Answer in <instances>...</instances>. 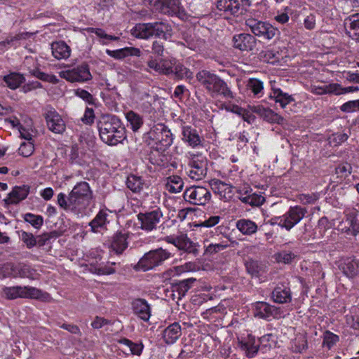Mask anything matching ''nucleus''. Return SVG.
<instances>
[{
    "label": "nucleus",
    "instance_id": "obj_50",
    "mask_svg": "<svg viewBox=\"0 0 359 359\" xmlns=\"http://www.w3.org/2000/svg\"><path fill=\"white\" fill-rule=\"evenodd\" d=\"M247 86L255 95L259 96L264 90L263 82L257 79H250Z\"/></svg>",
    "mask_w": 359,
    "mask_h": 359
},
{
    "label": "nucleus",
    "instance_id": "obj_17",
    "mask_svg": "<svg viewBox=\"0 0 359 359\" xmlns=\"http://www.w3.org/2000/svg\"><path fill=\"white\" fill-rule=\"evenodd\" d=\"M338 267L346 277L353 278L359 274V259L355 257H342L339 261Z\"/></svg>",
    "mask_w": 359,
    "mask_h": 359
},
{
    "label": "nucleus",
    "instance_id": "obj_41",
    "mask_svg": "<svg viewBox=\"0 0 359 359\" xmlns=\"http://www.w3.org/2000/svg\"><path fill=\"white\" fill-rule=\"evenodd\" d=\"M91 33H94L100 39V43L103 45L108 44L109 41H118L120 38L114 35L107 34L105 31L101 28H93L89 29Z\"/></svg>",
    "mask_w": 359,
    "mask_h": 359
},
{
    "label": "nucleus",
    "instance_id": "obj_6",
    "mask_svg": "<svg viewBox=\"0 0 359 359\" xmlns=\"http://www.w3.org/2000/svg\"><path fill=\"white\" fill-rule=\"evenodd\" d=\"M148 135L149 139L156 144L157 150L158 151H165L173 142V136L170 130L163 123L154 126Z\"/></svg>",
    "mask_w": 359,
    "mask_h": 359
},
{
    "label": "nucleus",
    "instance_id": "obj_25",
    "mask_svg": "<svg viewBox=\"0 0 359 359\" xmlns=\"http://www.w3.org/2000/svg\"><path fill=\"white\" fill-rule=\"evenodd\" d=\"M51 50L52 55L57 60H66L71 55L70 47L63 41L53 42Z\"/></svg>",
    "mask_w": 359,
    "mask_h": 359
},
{
    "label": "nucleus",
    "instance_id": "obj_61",
    "mask_svg": "<svg viewBox=\"0 0 359 359\" xmlns=\"http://www.w3.org/2000/svg\"><path fill=\"white\" fill-rule=\"evenodd\" d=\"M341 111L346 113H351L357 110L355 100L348 101L340 107Z\"/></svg>",
    "mask_w": 359,
    "mask_h": 359
},
{
    "label": "nucleus",
    "instance_id": "obj_13",
    "mask_svg": "<svg viewBox=\"0 0 359 359\" xmlns=\"http://www.w3.org/2000/svg\"><path fill=\"white\" fill-rule=\"evenodd\" d=\"M251 5L250 0H217V8L226 14L239 15L244 14Z\"/></svg>",
    "mask_w": 359,
    "mask_h": 359
},
{
    "label": "nucleus",
    "instance_id": "obj_36",
    "mask_svg": "<svg viewBox=\"0 0 359 359\" xmlns=\"http://www.w3.org/2000/svg\"><path fill=\"white\" fill-rule=\"evenodd\" d=\"M182 179L178 175L170 176L167 178L165 189L170 193H179L183 189Z\"/></svg>",
    "mask_w": 359,
    "mask_h": 359
},
{
    "label": "nucleus",
    "instance_id": "obj_43",
    "mask_svg": "<svg viewBox=\"0 0 359 359\" xmlns=\"http://www.w3.org/2000/svg\"><path fill=\"white\" fill-rule=\"evenodd\" d=\"M175 76L178 79H182L184 78L189 79L192 78V72L187 67H185L182 64H177L175 61V65L173 67Z\"/></svg>",
    "mask_w": 359,
    "mask_h": 359
},
{
    "label": "nucleus",
    "instance_id": "obj_45",
    "mask_svg": "<svg viewBox=\"0 0 359 359\" xmlns=\"http://www.w3.org/2000/svg\"><path fill=\"white\" fill-rule=\"evenodd\" d=\"M296 257V255L290 251L282 250L274 255V258L278 263L289 264Z\"/></svg>",
    "mask_w": 359,
    "mask_h": 359
},
{
    "label": "nucleus",
    "instance_id": "obj_63",
    "mask_svg": "<svg viewBox=\"0 0 359 359\" xmlns=\"http://www.w3.org/2000/svg\"><path fill=\"white\" fill-rule=\"evenodd\" d=\"M110 323V321L99 316H96L94 320L91 323V326L94 329H100L102 328L104 325H108Z\"/></svg>",
    "mask_w": 359,
    "mask_h": 359
},
{
    "label": "nucleus",
    "instance_id": "obj_49",
    "mask_svg": "<svg viewBox=\"0 0 359 359\" xmlns=\"http://www.w3.org/2000/svg\"><path fill=\"white\" fill-rule=\"evenodd\" d=\"M229 246L228 241H222L217 243L209 244L205 250V254L213 255L221 252Z\"/></svg>",
    "mask_w": 359,
    "mask_h": 359
},
{
    "label": "nucleus",
    "instance_id": "obj_56",
    "mask_svg": "<svg viewBox=\"0 0 359 359\" xmlns=\"http://www.w3.org/2000/svg\"><path fill=\"white\" fill-rule=\"evenodd\" d=\"M348 137V134H346L345 133H336L332 134L330 137L329 140H330V142L331 144H333L334 146H338V145L341 144V143L344 142L345 141H346Z\"/></svg>",
    "mask_w": 359,
    "mask_h": 359
},
{
    "label": "nucleus",
    "instance_id": "obj_59",
    "mask_svg": "<svg viewBox=\"0 0 359 359\" xmlns=\"http://www.w3.org/2000/svg\"><path fill=\"white\" fill-rule=\"evenodd\" d=\"M335 84H336V87H337V88H336V90H337L336 95H337L359 90V88L358 86L342 87L341 85H339L338 83H335Z\"/></svg>",
    "mask_w": 359,
    "mask_h": 359
},
{
    "label": "nucleus",
    "instance_id": "obj_7",
    "mask_svg": "<svg viewBox=\"0 0 359 359\" xmlns=\"http://www.w3.org/2000/svg\"><path fill=\"white\" fill-rule=\"evenodd\" d=\"M156 12L169 16H176L180 19L187 18L180 0H156L153 4Z\"/></svg>",
    "mask_w": 359,
    "mask_h": 359
},
{
    "label": "nucleus",
    "instance_id": "obj_52",
    "mask_svg": "<svg viewBox=\"0 0 359 359\" xmlns=\"http://www.w3.org/2000/svg\"><path fill=\"white\" fill-rule=\"evenodd\" d=\"M241 347L242 350L245 351V355L248 358H253L259 351V346L255 345L250 341L242 342Z\"/></svg>",
    "mask_w": 359,
    "mask_h": 359
},
{
    "label": "nucleus",
    "instance_id": "obj_54",
    "mask_svg": "<svg viewBox=\"0 0 359 359\" xmlns=\"http://www.w3.org/2000/svg\"><path fill=\"white\" fill-rule=\"evenodd\" d=\"M336 84L331 83L329 85H324L323 86L317 87L314 90V93L318 95H324V94H334L336 95Z\"/></svg>",
    "mask_w": 359,
    "mask_h": 359
},
{
    "label": "nucleus",
    "instance_id": "obj_8",
    "mask_svg": "<svg viewBox=\"0 0 359 359\" xmlns=\"http://www.w3.org/2000/svg\"><path fill=\"white\" fill-rule=\"evenodd\" d=\"M3 294L8 299L17 298L41 299L43 296L41 290L29 286L5 287L3 289Z\"/></svg>",
    "mask_w": 359,
    "mask_h": 359
},
{
    "label": "nucleus",
    "instance_id": "obj_57",
    "mask_svg": "<svg viewBox=\"0 0 359 359\" xmlns=\"http://www.w3.org/2000/svg\"><path fill=\"white\" fill-rule=\"evenodd\" d=\"M75 95L81 98L88 104H93L94 98L93 95L87 90L81 88H78L75 90Z\"/></svg>",
    "mask_w": 359,
    "mask_h": 359
},
{
    "label": "nucleus",
    "instance_id": "obj_53",
    "mask_svg": "<svg viewBox=\"0 0 359 359\" xmlns=\"http://www.w3.org/2000/svg\"><path fill=\"white\" fill-rule=\"evenodd\" d=\"M19 154L24 157L30 156L34 151V147L32 142H22L18 149Z\"/></svg>",
    "mask_w": 359,
    "mask_h": 359
},
{
    "label": "nucleus",
    "instance_id": "obj_38",
    "mask_svg": "<svg viewBox=\"0 0 359 359\" xmlns=\"http://www.w3.org/2000/svg\"><path fill=\"white\" fill-rule=\"evenodd\" d=\"M127 187L134 193H140L144 185V181L142 177L130 175L126 180Z\"/></svg>",
    "mask_w": 359,
    "mask_h": 359
},
{
    "label": "nucleus",
    "instance_id": "obj_40",
    "mask_svg": "<svg viewBox=\"0 0 359 359\" xmlns=\"http://www.w3.org/2000/svg\"><path fill=\"white\" fill-rule=\"evenodd\" d=\"M29 73L32 76H34L43 81L49 82L53 84H56L59 82V79L55 75L41 72V70L37 67L34 69H29Z\"/></svg>",
    "mask_w": 359,
    "mask_h": 359
},
{
    "label": "nucleus",
    "instance_id": "obj_27",
    "mask_svg": "<svg viewBox=\"0 0 359 359\" xmlns=\"http://www.w3.org/2000/svg\"><path fill=\"white\" fill-rule=\"evenodd\" d=\"M182 334L181 326L178 323H174L168 326L163 331V337L168 344L175 343Z\"/></svg>",
    "mask_w": 359,
    "mask_h": 359
},
{
    "label": "nucleus",
    "instance_id": "obj_12",
    "mask_svg": "<svg viewBox=\"0 0 359 359\" xmlns=\"http://www.w3.org/2000/svg\"><path fill=\"white\" fill-rule=\"evenodd\" d=\"M306 212L304 208L297 205L291 207L285 215L276 219L279 220V226L290 231L304 218Z\"/></svg>",
    "mask_w": 359,
    "mask_h": 359
},
{
    "label": "nucleus",
    "instance_id": "obj_28",
    "mask_svg": "<svg viewBox=\"0 0 359 359\" xmlns=\"http://www.w3.org/2000/svg\"><path fill=\"white\" fill-rule=\"evenodd\" d=\"M345 25L348 26L349 36L359 42V13L351 15L345 20Z\"/></svg>",
    "mask_w": 359,
    "mask_h": 359
},
{
    "label": "nucleus",
    "instance_id": "obj_42",
    "mask_svg": "<svg viewBox=\"0 0 359 359\" xmlns=\"http://www.w3.org/2000/svg\"><path fill=\"white\" fill-rule=\"evenodd\" d=\"M118 343L127 346L133 355H136L138 356L142 354V350L144 348V345L142 343H134L131 340L126 338L121 339L118 341Z\"/></svg>",
    "mask_w": 359,
    "mask_h": 359
},
{
    "label": "nucleus",
    "instance_id": "obj_29",
    "mask_svg": "<svg viewBox=\"0 0 359 359\" xmlns=\"http://www.w3.org/2000/svg\"><path fill=\"white\" fill-rule=\"evenodd\" d=\"M29 193V187L27 185H22L20 187H15L12 191L8 194V202L12 204H17L20 201L25 199Z\"/></svg>",
    "mask_w": 359,
    "mask_h": 359
},
{
    "label": "nucleus",
    "instance_id": "obj_23",
    "mask_svg": "<svg viewBox=\"0 0 359 359\" xmlns=\"http://www.w3.org/2000/svg\"><path fill=\"white\" fill-rule=\"evenodd\" d=\"M252 189L244 188L240 191V196L238 198L244 203L249 204L252 206H259L262 205L265 198L260 194L256 193H251Z\"/></svg>",
    "mask_w": 359,
    "mask_h": 359
},
{
    "label": "nucleus",
    "instance_id": "obj_46",
    "mask_svg": "<svg viewBox=\"0 0 359 359\" xmlns=\"http://www.w3.org/2000/svg\"><path fill=\"white\" fill-rule=\"evenodd\" d=\"M323 338V346L328 349H331L339 341V336L329 330L324 332Z\"/></svg>",
    "mask_w": 359,
    "mask_h": 359
},
{
    "label": "nucleus",
    "instance_id": "obj_11",
    "mask_svg": "<svg viewBox=\"0 0 359 359\" xmlns=\"http://www.w3.org/2000/svg\"><path fill=\"white\" fill-rule=\"evenodd\" d=\"M163 212L160 208H155L144 212H140L137 217L140 222L141 229L150 232L157 229L163 217Z\"/></svg>",
    "mask_w": 359,
    "mask_h": 359
},
{
    "label": "nucleus",
    "instance_id": "obj_9",
    "mask_svg": "<svg viewBox=\"0 0 359 359\" xmlns=\"http://www.w3.org/2000/svg\"><path fill=\"white\" fill-rule=\"evenodd\" d=\"M245 25L255 36L263 38L264 39L270 40L278 32V29L269 22L254 18L246 20Z\"/></svg>",
    "mask_w": 359,
    "mask_h": 359
},
{
    "label": "nucleus",
    "instance_id": "obj_10",
    "mask_svg": "<svg viewBox=\"0 0 359 359\" xmlns=\"http://www.w3.org/2000/svg\"><path fill=\"white\" fill-rule=\"evenodd\" d=\"M60 76L72 83H83L92 79L89 65L86 62H83L72 69L61 71Z\"/></svg>",
    "mask_w": 359,
    "mask_h": 359
},
{
    "label": "nucleus",
    "instance_id": "obj_48",
    "mask_svg": "<svg viewBox=\"0 0 359 359\" xmlns=\"http://www.w3.org/2000/svg\"><path fill=\"white\" fill-rule=\"evenodd\" d=\"M19 237L28 249L34 248L37 244L36 238L32 233L21 231L19 232Z\"/></svg>",
    "mask_w": 359,
    "mask_h": 359
},
{
    "label": "nucleus",
    "instance_id": "obj_26",
    "mask_svg": "<svg viewBox=\"0 0 359 359\" xmlns=\"http://www.w3.org/2000/svg\"><path fill=\"white\" fill-rule=\"evenodd\" d=\"M106 53L116 59V60H122L128 56H137L140 57L141 55V51L139 48L134 47H126L123 48H120L115 50H111L109 49L106 50Z\"/></svg>",
    "mask_w": 359,
    "mask_h": 359
},
{
    "label": "nucleus",
    "instance_id": "obj_18",
    "mask_svg": "<svg viewBox=\"0 0 359 359\" xmlns=\"http://www.w3.org/2000/svg\"><path fill=\"white\" fill-rule=\"evenodd\" d=\"M45 118L50 130L57 134L65 132L66 126L61 116L55 110H48L45 114Z\"/></svg>",
    "mask_w": 359,
    "mask_h": 359
},
{
    "label": "nucleus",
    "instance_id": "obj_39",
    "mask_svg": "<svg viewBox=\"0 0 359 359\" xmlns=\"http://www.w3.org/2000/svg\"><path fill=\"white\" fill-rule=\"evenodd\" d=\"M126 118L133 132H137L143 125L142 117L133 111H128L126 114Z\"/></svg>",
    "mask_w": 359,
    "mask_h": 359
},
{
    "label": "nucleus",
    "instance_id": "obj_51",
    "mask_svg": "<svg viewBox=\"0 0 359 359\" xmlns=\"http://www.w3.org/2000/svg\"><path fill=\"white\" fill-rule=\"evenodd\" d=\"M175 59L160 60L162 74L169 75L172 74V72H174L173 67L174 65H175Z\"/></svg>",
    "mask_w": 359,
    "mask_h": 359
},
{
    "label": "nucleus",
    "instance_id": "obj_35",
    "mask_svg": "<svg viewBox=\"0 0 359 359\" xmlns=\"http://www.w3.org/2000/svg\"><path fill=\"white\" fill-rule=\"evenodd\" d=\"M108 214L104 210H100L95 218L89 223L91 231L94 233L99 232V228H104L107 221Z\"/></svg>",
    "mask_w": 359,
    "mask_h": 359
},
{
    "label": "nucleus",
    "instance_id": "obj_14",
    "mask_svg": "<svg viewBox=\"0 0 359 359\" xmlns=\"http://www.w3.org/2000/svg\"><path fill=\"white\" fill-rule=\"evenodd\" d=\"M184 198L192 204L205 205L210 201L211 193L203 187L194 186L185 190Z\"/></svg>",
    "mask_w": 359,
    "mask_h": 359
},
{
    "label": "nucleus",
    "instance_id": "obj_30",
    "mask_svg": "<svg viewBox=\"0 0 359 359\" xmlns=\"http://www.w3.org/2000/svg\"><path fill=\"white\" fill-rule=\"evenodd\" d=\"M254 111L259 115L264 120L269 123H280L283 121L282 116L269 108L258 106L255 108Z\"/></svg>",
    "mask_w": 359,
    "mask_h": 359
},
{
    "label": "nucleus",
    "instance_id": "obj_2",
    "mask_svg": "<svg viewBox=\"0 0 359 359\" xmlns=\"http://www.w3.org/2000/svg\"><path fill=\"white\" fill-rule=\"evenodd\" d=\"M97 127L100 139L108 145H117L126 138L125 128L116 116H101L97 121Z\"/></svg>",
    "mask_w": 359,
    "mask_h": 359
},
{
    "label": "nucleus",
    "instance_id": "obj_16",
    "mask_svg": "<svg viewBox=\"0 0 359 359\" xmlns=\"http://www.w3.org/2000/svg\"><path fill=\"white\" fill-rule=\"evenodd\" d=\"M233 47L241 51H252L257 46V39L248 33L235 34L232 38Z\"/></svg>",
    "mask_w": 359,
    "mask_h": 359
},
{
    "label": "nucleus",
    "instance_id": "obj_55",
    "mask_svg": "<svg viewBox=\"0 0 359 359\" xmlns=\"http://www.w3.org/2000/svg\"><path fill=\"white\" fill-rule=\"evenodd\" d=\"M115 263L112 262L111 265H104V266H95L93 268V273L98 275H110L115 273V269L112 267V265H114Z\"/></svg>",
    "mask_w": 359,
    "mask_h": 359
},
{
    "label": "nucleus",
    "instance_id": "obj_3",
    "mask_svg": "<svg viewBox=\"0 0 359 359\" xmlns=\"http://www.w3.org/2000/svg\"><path fill=\"white\" fill-rule=\"evenodd\" d=\"M196 77L200 85L212 97L221 96L226 100L235 98V93L229 84L216 74L203 69L198 72Z\"/></svg>",
    "mask_w": 359,
    "mask_h": 359
},
{
    "label": "nucleus",
    "instance_id": "obj_62",
    "mask_svg": "<svg viewBox=\"0 0 359 359\" xmlns=\"http://www.w3.org/2000/svg\"><path fill=\"white\" fill-rule=\"evenodd\" d=\"M18 275L22 278H31L32 275V269L25 264L19 265L18 267Z\"/></svg>",
    "mask_w": 359,
    "mask_h": 359
},
{
    "label": "nucleus",
    "instance_id": "obj_37",
    "mask_svg": "<svg viewBox=\"0 0 359 359\" xmlns=\"http://www.w3.org/2000/svg\"><path fill=\"white\" fill-rule=\"evenodd\" d=\"M196 280V278H190L179 281L172 285L173 291L178 293L180 298L184 297Z\"/></svg>",
    "mask_w": 359,
    "mask_h": 359
},
{
    "label": "nucleus",
    "instance_id": "obj_47",
    "mask_svg": "<svg viewBox=\"0 0 359 359\" xmlns=\"http://www.w3.org/2000/svg\"><path fill=\"white\" fill-rule=\"evenodd\" d=\"M25 222L30 224L34 228L39 229L43 224V218L41 215H34L32 213H26L23 215Z\"/></svg>",
    "mask_w": 359,
    "mask_h": 359
},
{
    "label": "nucleus",
    "instance_id": "obj_22",
    "mask_svg": "<svg viewBox=\"0 0 359 359\" xmlns=\"http://www.w3.org/2000/svg\"><path fill=\"white\" fill-rule=\"evenodd\" d=\"M132 309L134 313L140 319L147 322L151 317V308L148 302L144 299H136L132 302Z\"/></svg>",
    "mask_w": 359,
    "mask_h": 359
},
{
    "label": "nucleus",
    "instance_id": "obj_58",
    "mask_svg": "<svg viewBox=\"0 0 359 359\" xmlns=\"http://www.w3.org/2000/svg\"><path fill=\"white\" fill-rule=\"evenodd\" d=\"M220 219H221V217L217 215L211 216L208 219H207L205 221L198 224L197 226L208 227V228L212 227L219 222Z\"/></svg>",
    "mask_w": 359,
    "mask_h": 359
},
{
    "label": "nucleus",
    "instance_id": "obj_1",
    "mask_svg": "<svg viewBox=\"0 0 359 359\" xmlns=\"http://www.w3.org/2000/svg\"><path fill=\"white\" fill-rule=\"evenodd\" d=\"M93 198V192L88 184L81 182L75 185L69 196L64 193L57 195V204L67 212L82 215Z\"/></svg>",
    "mask_w": 359,
    "mask_h": 359
},
{
    "label": "nucleus",
    "instance_id": "obj_19",
    "mask_svg": "<svg viewBox=\"0 0 359 359\" xmlns=\"http://www.w3.org/2000/svg\"><path fill=\"white\" fill-rule=\"evenodd\" d=\"M189 166L190 169L187 174L193 180H200L207 174V162L203 159L194 158L189 161Z\"/></svg>",
    "mask_w": 359,
    "mask_h": 359
},
{
    "label": "nucleus",
    "instance_id": "obj_44",
    "mask_svg": "<svg viewBox=\"0 0 359 359\" xmlns=\"http://www.w3.org/2000/svg\"><path fill=\"white\" fill-rule=\"evenodd\" d=\"M245 266L248 273L252 276H258L262 269L260 263L252 259H249L245 261Z\"/></svg>",
    "mask_w": 359,
    "mask_h": 359
},
{
    "label": "nucleus",
    "instance_id": "obj_24",
    "mask_svg": "<svg viewBox=\"0 0 359 359\" xmlns=\"http://www.w3.org/2000/svg\"><path fill=\"white\" fill-rule=\"evenodd\" d=\"M127 240L126 233L117 231L111 238L110 247L116 254H121L128 248Z\"/></svg>",
    "mask_w": 359,
    "mask_h": 359
},
{
    "label": "nucleus",
    "instance_id": "obj_32",
    "mask_svg": "<svg viewBox=\"0 0 359 359\" xmlns=\"http://www.w3.org/2000/svg\"><path fill=\"white\" fill-rule=\"evenodd\" d=\"M198 247L199 245L193 242L187 234H181V243L178 250L197 256L199 253Z\"/></svg>",
    "mask_w": 359,
    "mask_h": 359
},
{
    "label": "nucleus",
    "instance_id": "obj_60",
    "mask_svg": "<svg viewBox=\"0 0 359 359\" xmlns=\"http://www.w3.org/2000/svg\"><path fill=\"white\" fill-rule=\"evenodd\" d=\"M151 50L152 53L158 56H163L164 53V46L160 41H154L152 43Z\"/></svg>",
    "mask_w": 359,
    "mask_h": 359
},
{
    "label": "nucleus",
    "instance_id": "obj_31",
    "mask_svg": "<svg viewBox=\"0 0 359 359\" xmlns=\"http://www.w3.org/2000/svg\"><path fill=\"white\" fill-rule=\"evenodd\" d=\"M270 97L273 99L276 103H279L282 108H285L287 104L294 102V99L292 95L284 93L280 88H273Z\"/></svg>",
    "mask_w": 359,
    "mask_h": 359
},
{
    "label": "nucleus",
    "instance_id": "obj_4",
    "mask_svg": "<svg viewBox=\"0 0 359 359\" xmlns=\"http://www.w3.org/2000/svg\"><path fill=\"white\" fill-rule=\"evenodd\" d=\"M133 34L137 38L144 39L155 36L168 40L172 35V27L166 21L139 23L133 28Z\"/></svg>",
    "mask_w": 359,
    "mask_h": 359
},
{
    "label": "nucleus",
    "instance_id": "obj_15",
    "mask_svg": "<svg viewBox=\"0 0 359 359\" xmlns=\"http://www.w3.org/2000/svg\"><path fill=\"white\" fill-rule=\"evenodd\" d=\"M252 312L255 317L261 319H268L270 317L278 318L280 315L279 308L265 302H257L253 304Z\"/></svg>",
    "mask_w": 359,
    "mask_h": 359
},
{
    "label": "nucleus",
    "instance_id": "obj_34",
    "mask_svg": "<svg viewBox=\"0 0 359 359\" xmlns=\"http://www.w3.org/2000/svg\"><path fill=\"white\" fill-rule=\"evenodd\" d=\"M3 80L6 83V86L12 90L18 88L25 81L24 76L17 72H11L8 75L4 76Z\"/></svg>",
    "mask_w": 359,
    "mask_h": 359
},
{
    "label": "nucleus",
    "instance_id": "obj_20",
    "mask_svg": "<svg viewBox=\"0 0 359 359\" xmlns=\"http://www.w3.org/2000/svg\"><path fill=\"white\" fill-rule=\"evenodd\" d=\"M273 301L278 304H287L292 301V292L290 287L283 283L278 284L273 290L271 294Z\"/></svg>",
    "mask_w": 359,
    "mask_h": 359
},
{
    "label": "nucleus",
    "instance_id": "obj_64",
    "mask_svg": "<svg viewBox=\"0 0 359 359\" xmlns=\"http://www.w3.org/2000/svg\"><path fill=\"white\" fill-rule=\"evenodd\" d=\"M349 224V230H351V235L355 236L359 233V222L355 218L348 220Z\"/></svg>",
    "mask_w": 359,
    "mask_h": 359
},
{
    "label": "nucleus",
    "instance_id": "obj_33",
    "mask_svg": "<svg viewBox=\"0 0 359 359\" xmlns=\"http://www.w3.org/2000/svg\"><path fill=\"white\" fill-rule=\"evenodd\" d=\"M236 228L243 235L250 236L257 231V225L253 221L248 219H241L236 222Z\"/></svg>",
    "mask_w": 359,
    "mask_h": 359
},
{
    "label": "nucleus",
    "instance_id": "obj_21",
    "mask_svg": "<svg viewBox=\"0 0 359 359\" xmlns=\"http://www.w3.org/2000/svg\"><path fill=\"white\" fill-rule=\"evenodd\" d=\"M182 140L187 143L192 148L197 147L202 144L203 137L197 130L191 126H183L182 127Z\"/></svg>",
    "mask_w": 359,
    "mask_h": 359
},
{
    "label": "nucleus",
    "instance_id": "obj_5",
    "mask_svg": "<svg viewBox=\"0 0 359 359\" xmlns=\"http://www.w3.org/2000/svg\"><path fill=\"white\" fill-rule=\"evenodd\" d=\"M172 257L170 252L162 248L145 253L134 266L135 271H147L163 264L165 261Z\"/></svg>",
    "mask_w": 359,
    "mask_h": 359
}]
</instances>
